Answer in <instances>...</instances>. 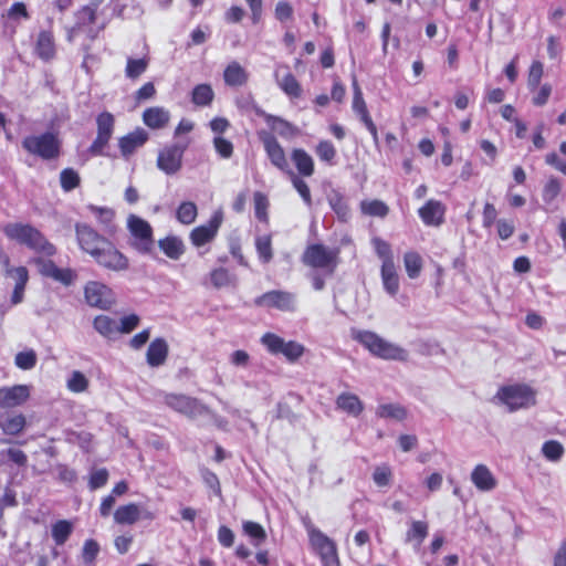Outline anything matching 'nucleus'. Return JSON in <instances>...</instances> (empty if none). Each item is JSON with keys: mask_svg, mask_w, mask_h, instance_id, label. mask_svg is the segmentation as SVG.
<instances>
[{"mask_svg": "<svg viewBox=\"0 0 566 566\" xmlns=\"http://www.w3.org/2000/svg\"><path fill=\"white\" fill-rule=\"evenodd\" d=\"M4 235L29 250L39 254L30 260L38 269V273L64 286L72 285L77 279L76 272L71 268H59L51 258L57 253L56 247L31 223L10 222L3 226Z\"/></svg>", "mask_w": 566, "mask_h": 566, "instance_id": "obj_1", "label": "nucleus"}, {"mask_svg": "<svg viewBox=\"0 0 566 566\" xmlns=\"http://www.w3.org/2000/svg\"><path fill=\"white\" fill-rule=\"evenodd\" d=\"M74 229L80 249L88 254L98 266L117 273L129 269L128 256L112 240L86 223L77 222Z\"/></svg>", "mask_w": 566, "mask_h": 566, "instance_id": "obj_2", "label": "nucleus"}, {"mask_svg": "<svg viewBox=\"0 0 566 566\" xmlns=\"http://www.w3.org/2000/svg\"><path fill=\"white\" fill-rule=\"evenodd\" d=\"M259 139L263 145L271 165L281 172L287 175L294 189L301 196L303 201L307 206H312V193L308 185L304 180L305 177L297 176L291 168L286 153L277 138L272 133L263 130L259 133Z\"/></svg>", "mask_w": 566, "mask_h": 566, "instance_id": "obj_3", "label": "nucleus"}, {"mask_svg": "<svg viewBox=\"0 0 566 566\" xmlns=\"http://www.w3.org/2000/svg\"><path fill=\"white\" fill-rule=\"evenodd\" d=\"M352 338L363 345L373 356L384 360L407 361L408 352L380 337L371 331L353 329Z\"/></svg>", "mask_w": 566, "mask_h": 566, "instance_id": "obj_4", "label": "nucleus"}, {"mask_svg": "<svg viewBox=\"0 0 566 566\" xmlns=\"http://www.w3.org/2000/svg\"><path fill=\"white\" fill-rule=\"evenodd\" d=\"M312 552L319 558L322 566H342L337 544L312 522L304 524Z\"/></svg>", "mask_w": 566, "mask_h": 566, "instance_id": "obj_5", "label": "nucleus"}, {"mask_svg": "<svg viewBox=\"0 0 566 566\" xmlns=\"http://www.w3.org/2000/svg\"><path fill=\"white\" fill-rule=\"evenodd\" d=\"M22 148L30 155L43 160H53L60 157L62 143L59 135L53 132H44L39 135L25 136L21 142Z\"/></svg>", "mask_w": 566, "mask_h": 566, "instance_id": "obj_6", "label": "nucleus"}, {"mask_svg": "<svg viewBox=\"0 0 566 566\" xmlns=\"http://www.w3.org/2000/svg\"><path fill=\"white\" fill-rule=\"evenodd\" d=\"M129 231V247L143 255L155 256L154 230L150 223L137 216H129L127 220Z\"/></svg>", "mask_w": 566, "mask_h": 566, "instance_id": "obj_7", "label": "nucleus"}, {"mask_svg": "<svg viewBox=\"0 0 566 566\" xmlns=\"http://www.w3.org/2000/svg\"><path fill=\"white\" fill-rule=\"evenodd\" d=\"M495 398L505 405L510 412H514L534 406L536 391L526 384L505 385L499 388Z\"/></svg>", "mask_w": 566, "mask_h": 566, "instance_id": "obj_8", "label": "nucleus"}, {"mask_svg": "<svg viewBox=\"0 0 566 566\" xmlns=\"http://www.w3.org/2000/svg\"><path fill=\"white\" fill-rule=\"evenodd\" d=\"M337 249H328L322 243L308 244L302 255V262L304 265L312 269H321L327 275H333L338 265Z\"/></svg>", "mask_w": 566, "mask_h": 566, "instance_id": "obj_9", "label": "nucleus"}, {"mask_svg": "<svg viewBox=\"0 0 566 566\" xmlns=\"http://www.w3.org/2000/svg\"><path fill=\"white\" fill-rule=\"evenodd\" d=\"M188 146L189 140L165 145L158 151L156 160L157 168L168 176L179 172L182 168L184 155Z\"/></svg>", "mask_w": 566, "mask_h": 566, "instance_id": "obj_10", "label": "nucleus"}, {"mask_svg": "<svg viewBox=\"0 0 566 566\" xmlns=\"http://www.w3.org/2000/svg\"><path fill=\"white\" fill-rule=\"evenodd\" d=\"M164 402L174 411L188 418H196L211 413V409L201 403L199 399L184 394H166L164 396Z\"/></svg>", "mask_w": 566, "mask_h": 566, "instance_id": "obj_11", "label": "nucleus"}, {"mask_svg": "<svg viewBox=\"0 0 566 566\" xmlns=\"http://www.w3.org/2000/svg\"><path fill=\"white\" fill-rule=\"evenodd\" d=\"M84 300L91 307L108 311L116 303L114 291L105 283L99 281H88L85 283Z\"/></svg>", "mask_w": 566, "mask_h": 566, "instance_id": "obj_12", "label": "nucleus"}, {"mask_svg": "<svg viewBox=\"0 0 566 566\" xmlns=\"http://www.w3.org/2000/svg\"><path fill=\"white\" fill-rule=\"evenodd\" d=\"M261 343L270 354H282L290 363H295L305 353V347L302 344L295 340L285 342L284 338L274 333H265L261 337Z\"/></svg>", "mask_w": 566, "mask_h": 566, "instance_id": "obj_13", "label": "nucleus"}, {"mask_svg": "<svg viewBox=\"0 0 566 566\" xmlns=\"http://www.w3.org/2000/svg\"><path fill=\"white\" fill-rule=\"evenodd\" d=\"M96 137L88 147V153L92 156L105 155V148L108 146L109 140L114 134L115 117L112 113L104 111L96 116Z\"/></svg>", "mask_w": 566, "mask_h": 566, "instance_id": "obj_14", "label": "nucleus"}, {"mask_svg": "<svg viewBox=\"0 0 566 566\" xmlns=\"http://www.w3.org/2000/svg\"><path fill=\"white\" fill-rule=\"evenodd\" d=\"M256 307L275 308L281 312H294L296 308L295 294L289 291L272 290L255 297Z\"/></svg>", "mask_w": 566, "mask_h": 566, "instance_id": "obj_15", "label": "nucleus"}, {"mask_svg": "<svg viewBox=\"0 0 566 566\" xmlns=\"http://www.w3.org/2000/svg\"><path fill=\"white\" fill-rule=\"evenodd\" d=\"M352 87H353V102H352L353 112L357 115L359 120L365 125L366 129L371 135L374 144L378 145V143H379L378 129L371 118L369 111H368L367 104H366L364 95H363V91L359 86V83H358L356 76H353Z\"/></svg>", "mask_w": 566, "mask_h": 566, "instance_id": "obj_16", "label": "nucleus"}, {"mask_svg": "<svg viewBox=\"0 0 566 566\" xmlns=\"http://www.w3.org/2000/svg\"><path fill=\"white\" fill-rule=\"evenodd\" d=\"M223 221L221 211H216L206 224L195 227L189 233V240L195 248H202L211 242L218 235Z\"/></svg>", "mask_w": 566, "mask_h": 566, "instance_id": "obj_17", "label": "nucleus"}, {"mask_svg": "<svg viewBox=\"0 0 566 566\" xmlns=\"http://www.w3.org/2000/svg\"><path fill=\"white\" fill-rule=\"evenodd\" d=\"M274 78L280 90L291 99L302 97L303 88L289 65H280L274 72Z\"/></svg>", "mask_w": 566, "mask_h": 566, "instance_id": "obj_18", "label": "nucleus"}, {"mask_svg": "<svg viewBox=\"0 0 566 566\" xmlns=\"http://www.w3.org/2000/svg\"><path fill=\"white\" fill-rule=\"evenodd\" d=\"M114 522L118 525H133L139 520L153 521L156 515L154 512L145 510L142 511L136 503H127L119 505L113 513Z\"/></svg>", "mask_w": 566, "mask_h": 566, "instance_id": "obj_19", "label": "nucleus"}, {"mask_svg": "<svg viewBox=\"0 0 566 566\" xmlns=\"http://www.w3.org/2000/svg\"><path fill=\"white\" fill-rule=\"evenodd\" d=\"M446 206L436 199H429L419 208L418 214L423 224L428 227H440L446 220Z\"/></svg>", "mask_w": 566, "mask_h": 566, "instance_id": "obj_20", "label": "nucleus"}, {"mask_svg": "<svg viewBox=\"0 0 566 566\" xmlns=\"http://www.w3.org/2000/svg\"><path fill=\"white\" fill-rule=\"evenodd\" d=\"M30 397L29 387L25 385H14L0 388V408L11 409L22 406Z\"/></svg>", "mask_w": 566, "mask_h": 566, "instance_id": "obj_21", "label": "nucleus"}, {"mask_svg": "<svg viewBox=\"0 0 566 566\" xmlns=\"http://www.w3.org/2000/svg\"><path fill=\"white\" fill-rule=\"evenodd\" d=\"M149 139V134L144 128L135 130L122 136L118 139V148L120 155L128 159L138 148L143 147Z\"/></svg>", "mask_w": 566, "mask_h": 566, "instance_id": "obj_22", "label": "nucleus"}, {"mask_svg": "<svg viewBox=\"0 0 566 566\" xmlns=\"http://www.w3.org/2000/svg\"><path fill=\"white\" fill-rule=\"evenodd\" d=\"M34 52L44 62L53 60L56 55V44L53 31L41 30L38 34Z\"/></svg>", "mask_w": 566, "mask_h": 566, "instance_id": "obj_23", "label": "nucleus"}, {"mask_svg": "<svg viewBox=\"0 0 566 566\" xmlns=\"http://www.w3.org/2000/svg\"><path fill=\"white\" fill-rule=\"evenodd\" d=\"M290 158L300 177H312L315 172V161L313 157L304 148H293Z\"/></svg>", "mask_w": 566, "mask_h": 566, "instance_id": "obj_24", "label": "nucleus"}, {"mask_svg": "<svg viewBox=\"0 0 566 566\" xmlns=\"http://www.w3.org/2000/svg\"><path fill=\"white\" fill-rule=\"evenodd\" d=\"M6 274L14 279L15 284L11 295V303L19 304L24 297V290L29 281V271L25 266L7 269Z\"/></svg>", "mask_w": 566, "mask_h": 566, "instance_id": "obj_25", "label": "nucleus"}, {"mask_svg": "<svg viewBox=\"0 0 566 566\" xmlns=\"http://www.w3.org/2000/svg\"><path fill=\"white\" fill-rule=\"evenodd\" d=\"M169 353V347L165 338L157 337L153 339L146 353V361L150 367H159L165 364Z\"/></svg>", "mask_w": 566, "mask_h": 566, "instance_id": "obj_26", "label": "nucleus"}, {"mask_svg": "<svg viewBox=\"0 0 566 566\" xmlns=\"http://www.w3.org/2000/svg\"><path fill=\"white\" fill-rule=\"evenodd\" d=\"M143 122L150 129H163L170 120V113L161 106L148 107L143 112Z\"/></svg>", "mask_w": 566, "mask_h": 566, "instance_id": "obj_27", "label": "nucleus"}, {"mask_svg": "<svg viewBox=\"0 0 566 566\" xmlns=\"http://www.w3.org/2000/svg\"><path fill=\"white\" fill-rule=\"evenodd\" d=\"M223 81L230 87L244 86L249 81V72L239 62L232 61L223 70Z\"/></svg>", "mask_w": 566, "mask_h": 566, "instance_id": "obj_28", "label": "nucleus"}, {"mask_svg": "<svg viewBox=\"0 0 566 566\" xmlns=\"http://www.w3.org/2000/svg\"><path fill=\"white\" fill-rule=\"evenodd\" d=\"M157 244L160 251L168 259L174 261L179 260L186 252V247L181 238L174 234H169L163 239H159Z\"/></svg>", "mask_w": 566, "mask_h": 566, "instance_id": "obj_29", "label": "nucleus"}, {"mask_svg": "<svg viewBox=\"0 0 566 566\" xmlns=\"http://www.w3.org/2000/svg\"><path fill=\"white\" fill-rule=\"evenodd\" d=\"M471 480L480 491H490L496 486V480L484 464H478L472 473Z\"/></svg>", "mask_w": 566, "mask_h": 566, "instance_id": "obj_30", "label": "nucleus"}, {"mask_svg": "<svg viewBox=\"0 0 566 566\" xmlns=\"http://www.w3.org/2000/svg\"><path fill=\"white\" fill-rule=\"evenodd\" d=\"M336 407L354 417H358L364 410V405L359 397L350 392H342L336 398Z\"/></svg>", "mask_w": 566, "mask_h": 566, "instance_id": "obj_31", "label": "nucleus"}, {"mask_svg": "<svg viewBox=\"0 0 566 566\" xmlns=\"http://www.w3.org/2000/svg\"><path fill=\"white\" fill-rule=\"evenodd\" d=\"M27 427V418L22 413H10L4 417H0V429L4 434L18 436Z\"/></svg>", "mask_w": 566, "mask_h": 566, "instance_id": "obj_32", "label": "nucleus"}, {"mask_svg": "<svg viewBox=\"0 0 566 566\" xmlns=\"http://www.w3.org/2000/svg\"><path fill=\"white\" fill-rule=\"evenodd\" d=\"M380 275L385 291L391 296L399 291V275L395 262L381 264Z\"/></svg>", "mask_w": 566, "mask_h": 566, "instance_id": "obj_33", "label": "nucleus"}, {"mask_svg": "<svg viewBox=\"0 0 566 566\" xmlns=\"http://www.w3.org/2000/svg\"><path fill=\"white\" fill-rule=\"evenodd\" d=\"M256 114L261 116L266 125L279 135L283 137H287L294 134V126L287 122L286 119L275 116L272 114H268L263 111H258Z\"/></svg>", "mask_w": 566, "mask_h": 566, "instance_id": "obj_34", "label": "nucleus"}, {"mask_svg": "<svg viewBox=\"0 0 566 566\" xmlns=\"http://www.w3.org/2000/svg\"><path fill=\"white\" fill-rule=\"evenodd\" d=\"M429 534V524L426 521H411L405 535L406 543L419 547Z\"/></svg>", "mask_w": 566, "mask_h": 566, "instance_id": "obj_35", "label": "nucleus"}, {"mask_svg": "<svg viewBox=\"0 0 566 566\" xmlns=\"http://www.w3.org/2000/svg\"><path fill=\"white\" fill-rule=\"evenodd\" d=\"M74 525L69 520H57L51 525V536L56 546H63L71 537Z\"/></svg>", "mask_w": 566, "mask_h": 566, "instance_id": "obj_36", "label": "nucleus"}, {"mask_svg": "<svg viewBox=\"0 0 566 566\" xmlns=\"http://www.w3.org/2000/svg\"><path fill=\"white\" fill-rule=\"evenodd\" d=\"M94 329L103 337L112 339L118 334L117 322L108 315H97L93 319Z\"/></svg>", "mask_w": 566, "mask_h": 566, "instance_id": "obj_37", "label": "nucleus"}, {"mask_svg": "<svg viewBox=\"0 0 566 566\" xmlns=\"http://www.w3.org/2000/svg\"><path fill=\"white\" fill-rule=\"evenodd\" d=\"M213 99L214 92L210 84H198L191 91V103L198 107L210 106Z\"/></svg>", "mask_w": 566, "mask_h": 566, "instance_id": "obj_38", "label": "nucleus"}, {"mask_svg": "<svg viewBox=\"0 0 566 566\" xmlns=\"http://www.w3.org/2000/svg\"><path fill=\"white\" fill-rule=\"evenodd\" d=\"M314 151L321 163H324L327 166L336 165L337 149L331 140H319L316 144Z\"/></svg>", "mask_w": 566, "mask_h": 566, "instance_id": "obj_39", "label": "nucleus"}, {"mask_svg": "<svg viewBox=\"0 0 566 566\" xmlns=\"http://www.w3.org/2000/svg\"><path fill=\"white\" fill-rule=\"evenodd\" d=\"M359 208L363 214L369 217L386 218L389 213V207L379 199L363 200Z\"/></svg>", "mask_w": 566, "mask_h": 566, "instance_id": "obj_40", "label": "nucleus"}, {"mask_svg": "<svg viewBox=\"0 0 566 566\" xmlns=\"http://www.w3.org/2000/svg\"><path fill=\"white\" fill-rule=\"evenodd\" d=\"M403 265L407 275L410 279H416L420 275L423 266L421 255L416 251H408L403 254Z\"/></svg>", "mask_w": 566, "mask_h": 566, "instance_id": "obj_41", "label": "nucleus"}, {"mask_svg": "<svg viewBox=\"0 0 566 566\" xmlns=\"http://www.w3.org/2000/svg\"><path fill=\"white\" fill-rule=\"evenodd\" d=\"M407 409L399 403H384L377 408V416L385 419L402 421L407 418Z\"/></svg>", "mask_w": 566, "mask_h": 566, "instance_id": "obj_42", "label": "nucleus"}, {"mask_svg": "<svg viewBox=\"0 0 566 566\" xmlns=\"http://www.w3.org/2000/svg\"><path fill=\"white\" fill-rule=\"evenodd\" d=\"M255 250L262 263L268 264L273 259L271 234L259 235L255 239Z\"/></svg>", "mask_w": 566, "mask_h": 566, "instance_id": "obj_43", "label": "nucleus"}, {"mask_svg": "<svg viewBox=\"0 0 566 566\" xmlns=\"http://www.w3.org/2000/svg\"><path fill=\"white\" fill-rule=\"evenodd\" d=\"M149 65V59L144 56L140 59L128 57L125 75L130 80H137L140 75H143Z\"/></svg>", "mask_w": 566, "mask_h": 566, "instance_id": "obj_44", "label": "nucleus"}, {"mask_svg": "<svg viewBox=\"0 0 566 566\" xmlns=\"http://www.w3.org/2000/svg\"><path fill=\"white\" fill-rule=\"evenodd\" d=\"M103 0H96L91 4L83 6L77 12L78 25H92L97 19V8Z\"/></svg>", "mask_w": 566, "mask_h": 566, "instance_id": "obj_45", "label": "nucleus"}, {"mask_svg": "<svg viewBox=\"0 0 566 566\" xmlns=\"http://www.w3.org/2000/svg\"><path fill=\"white\" fill-rule=\"evenodd\" d=\"M198 214L197 206L192 201H184L176 211L177 220L182 224H191Z\"/></svg>", "mask_w": 566, "mask_h": 566, "instance_id": "obj_46", "label": "nucleus"}, {"mask_svg": "<svg viewBox=\"0 0 566 566\" xmlns=\"http://www.w3.org/2000/svg\"><path fill=\"white\" fill-rule=\"evenodd\" d=\"M81 184L78 172L73 168H64L60 172V185L63 191L70 192L77 188Z\"/></svg>", "mask_w": 566, "mask_h": 566, "instance_id": "obj_47", "label": "nucleus"}, {"mask_svg": "<svg viewBox=\"0 0 566 566\" xmlns=\"http://www.w3.org/2000/svg\"><path fill=\"white\" fill-rule=\"evenodd\" d=\"M253 201H254V213L255 218L263 223H269V199L268 197L260 191L254 192L253 195Z\"/></svg>", "mask_w": 566, "mask_h": 566, "instance_id": "obj_48", "label": "nucleus"}, {"mask_svg": "<svg viewBox=\"0 0 566 566\" xmlns=\"http://www.w3.org/2000/svg\"><path fill=\"white\" fill-rule=\"evenodd\" d=\"M371 244L374 247L375 253L381 260V264H389L395 262L391 247L387 241L379 237H375L371 239Z\"/></svg>", "mask_w": 566, "mask_h": 566, "instance_id": "obj_49", "label": "nucleus"}, {"mask_svg": "<svg viewBox=\"0 0 566 566\" xmlns=\"http://www.w3.org/2000/svg\"><path fill=\"white\" fill-rule=\"evenodd\" d=\"M565 449L563 444L557 440H548L543 443L542 453L552 462H557L564 455Z\"/></svg>", "mask_w": 566, "mask_h": 566, "instance_id": "obj_50", "label": "nucleus"}, {"mask_svg": "<svg viewBox=\"0 0 566 566\" xmlns=\"http://www.w3.org/2000/svg\"><path fill=\"white\" fill-rule=\"evenodd\" d=\"M210 282L216 289L226 287L232 284L233 276L226 268H216L213 269L210 274Z\"/></svg>", "mask_w": 566, "mask_h": 566, "instance_id": "obj_51", "label": "nucleus"}, {"mask_svg": "<svg viewBox=\"0 0 566 566\" xmlns=\"http://www.w3.org/2000/svg\"><path fill=\"white\" fill-rule=\"evenodd\" d=\"M544 74V66L541 61H533L527 75V87L530 92H534L541 84Z\"/></svg>", "mask_w": 566, "mask_h": 566, "instance_id": "obj_52", "label": "nucleus"}, {"mask_svg": "<svg viewBox=\"0 0 566 566\" xmlns=\"http://www.w3.org/2000/svg\"><path fill=\"white\" fill-rule=\"evenodd\" d=\"M88 379L85 375L78 370H74L67 379L66 387L70 391L80 394L84 392L88 388Z\"/></svg>", "mask_w": 566, "mask_h": 566, "instance_id": "obj_53", "label": "nucleus"}, {"mask_svg": "<svg viewBox=\"0 0 566 566\" xmlns=\"http://www.w3.org/2000/svg\"><path fill=\"white\" fill-rule=\"evenodd\" d=\"M38 361L36 354L33 349L19 352L14 357V364L22 370H30L35 367Z\"/></svg>", "mask_w": 566, "mask_h": 566, "instance_id": "obj_54", "label": "nucleus"}, {"mask_svg": "<svg viewBox=\"0 0 566 566\" xmlns=\"http://www.w3.org/2000/svg\"><path fill=\"white\" fill-rule=\"evenodd\" d=\"M329 206L332 210L337 214L338 219L342 221H346L348 219L350 210L343 195L335 193L329 199Z\"/></svg>", "mask_w": 566, "mask_h": 566, "instance_id": "obj_55", "label": "nucleus"}, {"mask_svg": "<svg viewBox=\"0 0 566 566\" xmlns=\"http://www.w3.org/2000/svg\"><path fill=\"white\" fill-rule=\"evenodd\" d=\"M392 480V470L388 464L377 465L373 473V481L379 488H385L390 484Z\"/></svg>", "mask_w": 566, "mask_h": 566, "instance_id": "obj_56", "label": "nucleus"}, {"mask_svg": "<svg viewBox=\"0 0 566 566\" xmlns=\"http://www.w3.org/2000/svg\"><path fill=\"white\" fill-rule=\"evenodd\" d=\"M560 189V181L556 177H551L543 187V201L546 203L553 202L558 197Z\"/></svg>", "mask_w": 566, "mask_h": 566, "instance_id": "obj_57", "label": "nucleus"}, {"mask_svg": "<svg viewBox=\"0 0 566 566\" xmlns=\"http://www.w3.org/2000/svg\"><path fill=\"white\" fill-rule=\"evenodd\" d=\"M243 532L249 537L256 541V544H260L266 538V533L263 526L253 521H245L242 525Z\"/></svg>", "mask_w": 566, "mask_h": 566, "instance_id": "obj_58", "label": "nucleus"}, {"mask_svg": "<svg viewBox=\"0 0 566 566\" xmlns=\"http://www.w3.org/2000/svg\"><path fill=\"white\" fill-rule=\"evenodd\" d=\"M98 553H99V545L95 539L88 538L84 542L83 549H82V558L85 564L93 565Z\"/></svg>", "mask_w": 566, "mask_h": 566, "instance_id": "obj_59", "label": "nucleus"}, {"mask_svg": "<svg viewBox=\"0 0 566 566\" xmlns=\"http://www.w3.org/2000/svg\"><path fill=\"white\" fill-rule=\"evenodd\" d=\"M212 143L217 154L221 158L229 159L230 157H232L234 147L230 140L223 138L222 136H216Z\"/></svg>", "mask_w": 566, "mask_h": 566, "instance_id": "obj_60", "label": "nucleus"}, {"mask_svg": "<svg viewBox=\"0 0 566 566\" xmlns=\"http://www.w3.org/2000/svg\"><path fill=\"white\" fill-rule=\"evenodd\" d=\"M552 91L553 87L549 83L539 84L537 90L532 92V104L537 107L544 106L548 102Z\"/></svg>", "mask_w": 566, "mask_h": 566, "instance_id": "obj_61", "label": "nucleus"}, {"mask_svg": "<svg viewBox=\"0 0 566 566\" xmlns=\"http://www.w3.org/2000/svg\"><path fill=\"white\" fill-rule=\"evenodd\" d=\"M140 318L137 314H129L120 318L117 324L118 334H129L138 327Z\"/></svg>", "mask_w": 566, "mask_h": 566, "instance_id": "obj_62", "label": "nucleus"}, {"mask_svg": "<svg viewBox=\"0 0 566 566\" xmlns=\"http://www.w3.org/2000/svg\"><path fill=\"white\" fill-rule=\"evenodd\" d=\"M108 476V471L105 468L92 472L88 480L90 489L97 490L103 488L107 483Z\"/></svg>", "mask_w": 566, "mask_h": 566, "instance_id": "obj_63", "label": "nucleus"}, {"mask_svg": "<svg viewBox=\"0 0 566 566\" xmlns=\"http://www.w3.org/2000/svg\"><path fill=\"white\" fill-rule=\"evenodd\" d=\"M157 91L153 82L144 83L134 94L137 104L155 97Z\"/></svg>", "mask_w": 566, "mask_h": 566, "instance_id": "obj_64", "label": "nucleus"}]
</instances>
